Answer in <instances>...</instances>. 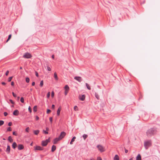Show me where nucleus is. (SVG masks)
Returning a JSON list of instances; mask_svg holds the SVG:
<instances>
[{
  "label": "nucleus",
  "mask_w": 160,
  "mask_h": 160,
  "mask_svg": "<svg viewBox=\"0 0 160 160\" xmlns=\"http://www.w3.org/2000/svg\"><path fill=\"white\" fill-rule=\"evenodd\" d=\"M156 132L155 129L151 128L148 129L146 132L147 135L148 137H150L153 135Z\"/></svg>",
  "instance_id": "f257e3e1"
},
{
  "label": "nucleus",
  "mask_w": 160,
  "mask_h": 160,
  "mask_svg": "<svg viewBox=\"0 0 160 160\" xmlns=\"http://www.w3.org/2000/svg\"><path fill=\"white\" fill-rule=\"evenodd\" d=\"M151 145L152 142L150 140L144 142V146L146 149H148Z\"/></svg>",
  "instance_id": "f03ea898"
},
{
  "label": "nucleus",
  "mask_w": 160,
  "mask_h": 160,
  "mask_svg": "<svg viewBox=\"0 0 160 160\" xmlns=\"http://www.w3.org/2000/svg\"><path fill=\"white\" fill-rule=\"evenodd\" d=\"M32 57V55L28 52L25 53L23 56V57L25 58H30Z\"/></svg>",
  "instance_id": "7ed1b4c3"
},
{
  "label": "nucleus",
  "mask_w": 160,
  "mask_h": 160,
  "mask_svg": "<svg viewBox=\"0 0 160 160\" xmlns=\"http://www.w3.org/2000/svg\"><path fill=\"white\" fill-rule=\"evenodd\" d=\"M49 139H47L45 141H42V142L41 145L42 146H46L48 144V142H49Z\"/></svg>",
  "instance_id": "20e7f679"
},
{
  "label": "nucleus",
  "mask_w": 160,
  "mask_h": 160,
  "mask_svg": "<svg viewBox=\"0 0 160 160\" xmlns=\"http://www.w3.org/2000/svg\"><path fill=\"white\" fill-rule=\"evenodd\" d=\"M34 149L35 151L36 150H43V148L39 146H36L34 147Z\"/></svg>",
  "instance_id": "39448f33"
},
{
  "label": "nucleus",
  "mask_w": 160,
  "mask_h": 160,
  "mask_svg": "<svg viewBox=\"0 0 160 160\" xmlns=\"http://www.w3.org/2000/svg\"><path fill=\"white\" fill-rule=\"evenodd\" d=\"M97 147L98 149V150L101 152H103L105 151V150L104 148L102 145H98L97 146Z\"/></svg>",
  "instance_id": "423d86ee"
},
{
  "label": "nucleus",
  "mask_w": 160,
  "mask_h": 160,
  "mask_svg": "<svg viewBox=\"0 0 160 160\" xmlns=\"http://www.w3.org/2000/svg\"><path fill=\"white\" fill-rule=\"evenodd\" d=\"M66 133L64 132H62L60 133V134L58 137L61 140L66 135Z\"/></svg>",
  "instance_id": "0eeeda50"
},
{
  "label": "nucleus",
  "mask_w": 160,
  "mask_h": 160,
  "mask_svg": "<svg viewBox=\"0 0 160 160\" xmlns=\"http://www.w3.org/2000/svg\"><path fill=\"white\" fill-rule=\"evenodd\" d=\"M85 98V95L84 94L82 95H79V99L82 101H84Z\"/></svg>",
  "instance_id": "6e6552de"
},
{
  "label": "nucleus",
  "mask_w": 160,
  "mask_h": 160,
  "mask_svg": "<svg viewBox=\"0 0 160 160\" xmlns=\"http://www.w3.org/2000/svg\"><path fill=\"white\" fill-rule=\"evenodd\" d=\"M60 140H61V139L59 138V137L55 138L53 140V144H56L57 143V142L58 141H60Z\"/></svg>",
  "instance_id": "1a4fd4ad"
},
{
  "label": "nucleus",
  "mask_w": 160,
  "mask_h": 160,
  "mask_svg": "<svg viewBox=\"0 0 160 160\" xmlns=\"http://www.w3.org/2000/svg\"><path fill=\"white\" fill-rule=\"evenodd\" d=\"M74 78L75 79L80 82L82 80V78L80 77H75Z\"/></svg>",
  "instance_id": "9d476101"
},
{
  "label": "nucleus",
  "mask_w": 160,
  "mask_h": 160,
  "mask_svg": "<svg viewBox=\"0 0 160 160\" xmlns=\"http://www.w3.org/2000/svg\"><path fill=\"white\" fill-rule=\"evenodd\" d=\"M19 114V111L18 110H16L14 111L13 114L15 116H18Z\"/></svg>",
  "instance_id": "9b49d317"
},
{
  "label": "nucleus",
  "mask_w": 160,
  "mask_h": 160,
  "mask_svg": "<svg viewBox=\"0 0 160 160\" xmlns=\"http://www.w3.org/2000/svg\"><path fill=\"white\" fill-rule=\"evenodd\" d=\"M10 147L9 145H8L7 146V148L6 150V152L7 153V154H8L10 153Z\"/></svg>",
  "instance_id": "f8f14e48"
},
{
  "label": "nucleus",
  "mask_w": 160,
  "mask_h": 160,
  "mask_svg": "<svg viewBox=\"0 0 160 160\" xmlns=\"http://www.w3.org/2000/svg\"><path fill=\"white\" fill-rule=\"evenodd\" d=\"M24 148L23 145L22 144H19L18 146V149L19 150H21Z\"/></svg>",
  "instance_id": "ddd939ff"
},
{
  "label": "nucleus",
  "mask_w": 160,
  "mask_h": 160,
  "mask_svg": "<svg viewBox=\"0 0 160 160\" xmlns=\"http://www.w3.org/2000/svg\"><path fill=\"white\" fill-rule=\"evenodd\" d=\"M61 110V107H59L58 110L57 111V115L58 116H59L60 114V111Z\"/></svg>",
  "instance_id": "4468645a"
},
{
  "label": "nucleus",
  "mask_w": 160,
  "mask_h": 160,
  "mask_svg": "<svg viewBox=\"0 0 160 160\" xmlns=\"http://www.w3.org/2000/svg\"><path fill=\"white\" fill-rule=\"evenodd\" d=\"M136 160H141V155L140 154H138L136 157Z\"/></svg>",
  "instance_id": "2eb2a0df"
},
{
  "label": "nucleus",
  "mask_w": 160,
  "mask_h": 160,
  "mask_svg": "<svg viewBox=\"0 0 160 160\" xmlns=\"http://www.w3.org/2000/svg\"><path fill=\"white\" fill-rule=\"evenodd\" d=\"M39 132H40V131L38 130H34L33 131V133L35 135H37L39 133Z\"/></svg>",
  "instance_id": "dca6fc26"
},
{
  "label": "nucleus",
  "mask_w": 160,
  "mask_h": 160,
  "mask_svg": "<svg viewBox=\"0 0 160 160\" xmlns=\"http://www.w3.org/2000/svg\"><path fill=\"white\" fill-rule=\"evenodd\" d=\"M56 149V147L55 146L53 145L52 147V152H53Z\"/></svg>",
  "instance_id": "f3484780"
},
{
  "label": "nucleus",
  "mask_w": 160,
  "mask_h": 160,
  "mask_svg": "<svg viewBox=\"0 0 160 160\" xmlns=\"http://www.w3.org/2000/svg\"><path fill=\"white\" fill-rule=\"evenodd\" d=\"M17 146V144L16 142H14L12 144V147L14 149H15Z\"/></svg>",
  "instance_id": "a211bd4d"
},
{
  "label": "nucleus",
  "mask_w": 160,
  "mask_h": 160,
  "mask_svg": "<svg viewBox=\"0 0 160 160\" xmlns=\"http://www.w3.org/2000/svg\"><path fill=\"white\" fill-rule=\"evenodd\" d=\"M64 89L65 91H68L69 89V88L68 85H66L64 87Z\"/></svg>",
  "instance_id": "6ab92c4d"
},
{
  "label": "nucleus",
  "mask_w": 160,
  "mask_h": 160,
  "mask_svg": "<svg viewBox=\"0 0 160 160\" xmlns=\"http://www.w3.org/2000/svg\"><path fill=\"white\" fill-rule=\"evenodd\" d=\"M119 160V157L118 155H116L114 158V160Z\"/></svg>",
  "instance_id": "aec40b11"
},
{
  "label": "nucleus",
  "mask_w": 160,
  "mask_h": 160,
  "mask_svg": "<svg viewBox=\"0 0 160 160\" xmlns=\"http://www.w3.org/2000/svg\"><path fill=\"white\" fill-rule=\"evenodd\" d=\"M54 78L56 80H58V77L57 75L56 72H55L54 73Z\"/></svg>",
  "instance_id": "412c9836"
},
{
  "label": "nucleus",
  "mask_w": 160,
  "mask_h": 160,
  "mask_svg": "<svg viewBox=\"0 0 160 160\" xmlns=\"http://www.w3.org/2000/svg\"><path fill=\"white\" fill-rule=\"evenodd\" d=\"M8 140L10 142H13V139L10 136L8 137Z\"/></svg>",
  "instance_id": "4be33fe9"
},
{
  "label": "nucleus",
  "mask_w": 160,
  "mask_h": 160,
  "mask_svg": "<svg viewBox=\"0 0 160 160\" xmlns=\"http://www.w3.org/2000/svg\"><path fill=\"white\" fill-rule=\"evenodd\" d=\"M95 97L98 99V100H99V95H98V94L96 93V92H95Z\"/></svg>",
  "instance_id": "5701e85b"
},
{
  "label": "nucleus",
  "mask_w": 160,
  "mask_h": 160,
  "mask_svg": "<svg viewBox=\"0 0 160 160\" xmlns=\"http://www.w3.org/2000/svg\"><path fill=\"white\" fill-rule=\"evenodd\" d=\"M37 111V106H35L33 108V111L34 112H35Z\"/></svg>",
  "instance_id": "b1692460"
},
{
  "label": "nucleus",
  "mask_w": 160,
  "mask_h": 160,
  "mask_svg": "<svg viewBox=\"0 0 160 160\" xmlns=\"http://www.w3.org/2000/svg\"><path fill=\"white\" fill-rule=\"evenodd\" d=\"M88 136L87 134H83L82 136V137L84 139V140H85L88 137Z\"/></svg>",
  "instance_id": "393cba45"
},
{
  "label": "nucleus",
  "mask_w": 160,
  "mask_h": 160,
  "mask_svg": "<svg viewBox=\"0 0 160 160\" xmlns=\"http://www.w3.org/2000/svg\"><path fill=\"white\" fill-rule=\"evenodd\" d=\"M86 85L87 87V88L88 90H90L91 89L90 87L89 86L88 84L87 83H86Z\"/></svg>",
  "instance_id": "a878e982"
},
{
  "label": "nucleus",
  "mask_w": 160,
  "mask_h": 160,
  "mask_svg": "<svg viewBox=\"0 0 160 160\" xmlns=\"http://www.w3.org/2000/svg\"><path fill=\"white\" fill-rule=\"evenodd\" d=\"M43 85V80L41 81L40 86V87H42Z\"/></svg>",
  "instance_id": "bb28decb"
},
{
  "label": "nucleus",
  "mask_w": 160,
  "mask_h": 160,
  "mask_svg": "<svg viewBox=\"0 0 160 160\" xmlns=\"http://www.w3.org/2000/svg\"><path fill=\"white\" fill-rule=\"evenodd\" d=\"M11 36H12L11 34H10L8 36V38L6 41L7 42L10 39V38H11Z\"/></svg>",
  "instance_id": "cd10ccee"
},
{
  "label": "nucleus",
  "mask_w": 160,
  "mask_h": 160,
  "mask_svg": "<svg viewBox=\"0 0 160 160\" xmlns=\"http://www.w3.org/2000/svg\"><path fill=\"white\" fill-rule=\"evenodd\" d=\"M29 81L30 79L28 78L27 77L26 78V81L28 83L29 82Z\"/></svg>",
  "instance_id": "c85d7f7f"
},
{
  "label": "nucleus",
  "mask_w": 160,
  "mask_h": 160,
  "mask_svg": "<svg viewBox=\"0 0 160 160\" xmlns=\"http://www.w3.org/2000/svg\"><path fill=\"white\" fill-rule=\"evenodd\" d=\"M29 129H29V127H28L27 128H26V129H25V131H26V132H29Z\"/></svg>",
  "instance_id": "c756f323"
},
{
  "label": "nucleus",
  "mask_w": 160,
  "mask_h": 160,
  "mask_svg": "<svg viewBox=\"0 0 160 160\" xmlns=\"http://www.w3.org/2000/svg\"><path fill=\"white\" fill-rule=\"evenodd\" d=\"M4 124V121L2 120H0V126H2Z\"/></svg>",
  "instance_id": "7c9ffc66"
},
{
  "label": "nucleus",
  "mask_w": 160,
  "mask_h": 160,
  "mask_svg": "<svg viewBox=\"0 0 160 160\" xmlns=\"http://www.w3.org/2000/svg\"><path fill=\"white\" fill-rule=\"evenodd\" d=\"M20 101L22 103H24V98L23 97H21L20 99Z\"/></svg>",
  "instance_id": "2f4dec72"
},
{
  "label": "nucleus",
  "mask_w": 160,
  "mask_h": 160,
  "mask_svg": "<svg viewBox=\"0 0 160 160\" xmlns=\"http://www.w3.org/2000/svg\"><path fill=\"white\" fill-rule=\"evenodd\" d=\"M42 132L43 133L46 134H47L48 133V132L47 131H45L44 130H43Z\"/></svg>",
  "instance_id": "473e14b6"
},
{
  "label": "nucleus",
  "mask_w": 160,
  "mask_h": 160,
  "mask_svg": "<svg viewBox=\"0 0 160 160\" xmlns=\"http://www.w3.org/2000/svg\"><path fill=\"white\" fill-rule=\"evenodd\" d=\"M74 109L76 111H77L78 110V108L77 106H75L74 107Z\"/></svg>",
  "instance_id": "72a5a7b5"
},
{
  "label": "nucleus",
  "mask_w": 160,
  "mask_h": 160,
  "mask_svg": "<svg viewBox=\"0 0 160 160\" xmlns=\"http://www.w3.org/2000/svg\"><path fill=\"white\" fill-rule=\"evenodd\" d=\"M11 130H12L11 128L10 127H8L7 129V131H11Z\"/></svg>",
  "instance_id": "f704fd0d"
},
{
  "label": "nucleus",
  "mask_w": 160,
  "mask_h": 160,
  "mask_svg": "<svg viewBox=\"0 0 160 160\" xmlns=\"http://www.w3.org/2000/svg\"><path fill=\"white\" fill-rule=\"evenodd\" d=\"M50 92H48V94L47 95V97L48 98H49L50 97Z\"/></svg>",
  "instance_id": "c9c22d12"
},
{
  "label": "nucleus",
  "mask_w": 160,
  "mask_h": 160,
  "mask_svg": "<svg viewBox=\"0 0 160 160\" xmlns=\"http://www.w3.org/2000/svg\"><path fill=\"white\" fill-rule=\"evenodd\" d=\"M28 111L30 113L32 112V109L30 106H29L28 108Z\"/></svg>",
  "instance_id": "e433bc0d"
},
{
  "label": "nucleus",
  "mask_w": 160,
  "mask_h": 160,
  "mask_svg": "<svg viewBox=\"0 0 160 160\" xmlns=\"http://www.w3.org/2000/svg\"><path fill=\"white\" fill-rule=\"evenodd\" d=\"M76 138V137L75 136L73 137L71 140L73 142H74Z\"/></svg>",
  "instance_id": "4c0bfd02"
},
{
  "label": "nucleus",
  "mask_w": 160,
  "mask_h": 160,
  "mask_svg": "<svg viewBox=\"0 0 160 160\" xmlns=\"http://www.w3.org/2000/svg\"><path fill=\"white\" fill-rule=\"evenodd\" d=\"M12 78V77H9V78H8V82H10L11 81Z\"/></svg>",
  "instance_id": "58836bf2"
},
{
  "label": "nucleus",
  "mask_w": 160,
  "mask_h": 160,
  "mask_svg": "<svg viewBox=\"0 0 160 160\" xmlns=\"http://www.w3.org/2000/svg\"><path fill=\"white\" fill-rule=\"evenodd\" d=\"M13 135H14L16 136H17L18 135V134L15 132H13Z\"/></svg>",
  "instance_id": "ea45409f"
},
{
  "label": "nucleus",
  "mask_w": 160,
  "mask_h": 160,
  "mask_svg": "<svg viewBox=\"0 0 160 160\" xmlns=\"http://www.w3.org/2000/svg\"><path fill=\"white\" fill-rule=\"evenodd\" d=\"M54 93L53 91H52L51 92V96L53 97L54 95Z\"/></svg>",
  "instance_id": "a19ab883"
},
{
  "label": "nucleus",
  "mask_w": 160,
  "mask_h": 160,
  "mask_svg": "<svg viewBox=\"0 0 160 160\" xmlns=\"http://www.w3.org/2000/svg\"><path fill=\"white\" fill-rule=\"evenodd\" d=\"M68 91H65V92H64V94H65V96L67 95V93H68Z\"/></svg>",
  "instance_id": "79ce46f5"
},
{
  "label": "nucleus",
  "mask_w": 160,
  "mask_h": 160,
  "mask_svg": "<svg viewBox=\"0 0 160 160\" xmlns=\"http://www.w3.org/2000/svg\"><path fill=\"white\" fill-rule=\"evenodd\" d=\"M49 120L52 123V117H50L49 118Z\"/></svg>",
  "instance_id": "37998d69"
},
{
  "label": "nucleus",
  "mask_w": 160,
  "mask_h": 160,
  "mask_svg": "<svg viewBox=\"0 0 160 160\" xmlns=\"http://www.w3.org/2000/svg\"><path fill=\"white\" fill-rule=\"evenodd\" d=\"M47 70L48 71H50L51 70V68L48 66L47 67Z\"/></svg>",
  "instance_id": "c03bdc74"
},
{
  "label": "nucleus",
  "mask_w": 160,
  "mask_h": 160,
  "mask_svg": "<svg viewBox=\"0 0 160 160\" xmlns=\"http://www.w3.org/2000/svg\"><path fill=\"white\" fill-rule=\"evenodd\" d=\"M51 110L49 109H47V113H49L50 112H51Z\"/></svg>",
  "instance_id": "a18cd8bd"
},
{
  "label": "nucleus",
  "mask_w": 160,
  "mask_h": 160,
  "mask_svg": "<svg viewBox=\"0 0 160 160\" xmlns=\"http://www.w3.org/2000/svg\"><path fill=\"white\" fill-rule=\"evenodd\" d=\"M125 150V153H128V150L126 149L125 148H124Z\"/></svg>",
  "instance_id": "49530a36"
},
{
  "label": "nucleus",
  "mask_w": 160,
  "mask_h": 160,
  "mask_svg": "<svg viewBox=\"0 0 160 160\" xmlns=\"http://www.w3.org/2000/svg\"><path fill=\"white\" fill-rule=\"evenodd\" d=\"M12 125V122H9L8 123V125L9 126H11Z\"/></svg>",
  "instance_id": "de8ad7c7"
},
{
  "label": "nucleus",
  "mask_w": 160,
  "mask_h": 160,
  "mask_svg": "<svg viewBox=\"0 0 160 160\" xmlns=\"http://www.w3.org/2000/svg\"><path fill=\"white\" fill-rule=\"evenodd\" d=\"M12 94L13 96L14 97H16L17 96V95L16 94H15L13 92H12Z\"/></svg>",
  "instance_id": "09e8293b"
},
{
  "label": "nucleus",
  "mask_w": 160,
  "mask_h": 160,
  "mask_svg": "<svg viewBox=\"0 0 160 160\" xmlns=\"http://www.w3.org/2000/svg\"><path fill=\"white\" fill-rule=\"evenodd\" d=\"M4 115L5 116H6L8 115V113L6 112H5L4 113Z\"/></svg>",
  "instance_id": "8fccbe9b"
},
{
  "label": "nucleus",
  "mask_w": 160,
  "mask_h": 160,
  "mask_svg": "<svg viewBox=\"0 0 160 160\" xmlns=\"http://www.w3.org/2000/svg\"><path fill=\"white\" fill-rule=\"evenodd\" d=\"M9 101L10 102H11V103L12 104H13L14 103V102H13V101L11 100V99H10L9 100Z\"/></svg>",
  "instance_id": "3c124183"
},
{
  "label": "nucleus",
  "mask_w": 160,
  "mask_h": 160,
  "mask_svg": "<svg viewBox=\"0 0 160 160\" xmlns=\"http://www.w3.org/2000/svg\"><path fill=\"white\" fill-rule=\"evenodd\" d=\"M35 75L37 77H38V72L36 71L35 72Z\"/></svg>",
  "instance_id": "603ef678"
},
{
  "label": "nucleus",
  "mask_w": 160,
  "mask_h": 160,
  "mask_svg": "<svg viewBox=\"0 0 160 160\" xmlns=\"http://www.w3.org/2000/svg\"><path fill=\"white\" fill-rule=\"evenodd\" d=\"M9 72V71H7V72H6V73H5L6 75V76L8 75V74Z\"/></svg>",
  "instance_id": "864d4df0"
},
{
  "label": "nucleus",
  "mask_w": 160,
  "mask_h": 160,
  "mask_svg": "<svg viewBox=\"0 0 160 160\" xmlns=\"http://www.w3.org/2000/svg\"><path fill=\"white\" fill-rule=\"evenodd\" d=\"M97 160H102V159L100 157H98Z\"/></svg>",
  "instance_id": "5fc2aeb1"
},
{
  "label": "nucleus",
  "mask_w": 160,
  "mask_h": 160,
  "mask_svg": "<svg viewBox=\"0 0 160 160\" xmlns=\"http://www.w3.org/2000/svg\"><path fill=\"white\" fill-rule=\"evenodd\" d=\"M55 108V105L54 104H52V108L53 109H54Z\"/></svg>",
  "instance_id": "6e6d98bb"
},
{
  "label": "nucleus",
  "mask_w": 160,
  "mask_h": 160,
  "mask_svg": "<svg viewBox=\"0 0 160 160\" xmlns=\"http://www.w3.org/2000/svg\"><path fill=\"white\" fill-rule=\"evenodd\" d=\"M39 119V118L38 116H36V119L37 120H38Z\"/></svg>",
  "instance_id": "4d7b16f0"
},
{
  "label": "nucleus",
  "mask_w": 160,
  "mask_h": 160,
  "mask_svg": "<svg viewBox=\"0 0 160 160\" xmlns=\"http://www.w3.org/2000/svg\"><path fill=\"white\" fill-rule=\"evenodd\" d=\"M14 84V83L13 82H11V85L12 86H13Z\"/></svg>",
  "instance_id": "13d9d810"
},
{
  "label": "nucleus",
  "mask_w": 160,
  "mask_h": 160,
  "mask_svg": "<svg viewBox=\"0 0 160 160\" xmlns=\"http://www.w3.org/2000/svg\"><path fill=\"white\" fill-rule=\"evenodd\" d=\"M2 84L3 85H5L6 84V83L4 82H2Z\"/></svg>",
  "instance_id": "bf43d9fd"
},
{
  "label": "nucleus",
  "mask_w": 160,
  "mask_h": 160,
  "mask_svg": "<svg viewBox=\"0 0 160 160\" xmlns=\"http://www.w3.org/2000/svg\"><path fill=\"white\" fill-rule=\"evenodd\" d=\"M35 82H33L32 83V85L34 86L35 85Z\"/></svg>",
  "instance_id": "052dcab7"
},
{
  "label": "nucleus",
  "mask_w": 160,
  "mask_h": 160,
  "mask_svg": "<svg viewBox=\"0 0 160 160\" xmlns=\"http://www.w3.org/2000/svg\"><path fill=\"white\" fill-rule=\"evenodd\" d=\"M108 2H109L107 0L105 1V2H104V3L106 4H107V3Z\"/></svg>",
  "instance_id": "680f3d73"
},
{
  "label": "nucleus",
  "mask_w": 160,
  "mask_h": 160,
  "mask_svg": "<svg viewBox=\"0 0 160 160\" xmlns=\"http://www.w3.org/2000/svg\"><path fill=\"white\" fill-rule=\"evenodd\" d=\"M52 58L54 59V55H52Z\"/></svg>",
  "instance_id": "e2e57ef3"
},
{
  "label": "nucleus",
  "mask_w": 160,
  "mask_h": 160,
  "mask_svg": "<svg viewBox=\"0 0 160 160\" xmlns=\"http://www.w3.org/2000/svg\"><path fill=\"white\" fill-rule=\"evenodd\" d=\"M49 130V128H48V127H47V128H46V131H48V130Z\"/></svg>",
  "instance_id": "0e129e2a"
},
{
  "label": "nucleus",
  "mask_w": 160,
  "mask_h": 160,
  "mask_svg": "<svg viewBox=\"0 0 160 160\" xmlns=\"http://www.w3.org/2000/svg\"><path fill=\"white\" fill-rule=\"evenodd\" d=\"M72 142V141H71L70 142V144H71V145H72V142Z\"/></svg>",
  "instance_id": "69168bd1"
},
{
  "label": "nucleus",
  "mask_w": 160,
  "mask_h": 160,
  "mask_svg": "<svg viewBox=\"0 0 160 160\" xmlns=\"http://www.w3.org/2000/svg\"><path fill=\"white\" fill-rule=\"evenodd\" d=\"M90 160H95L93 158H91L90 159Z\"/></svg>",
  "instance_id": "338daca9"
},
{
  "label": "nucleus",
  "mask_w": 160,
  "mask_h": 160,
  "mask_svg": "<svg viewBox=\"0 0 160 160\" xmlns=\"http://www.w3.org/2000/svg\"><path fill=\"white\" fill-rule=\"evenodd\" d=\"M129 160H133V158H130Z\"/></svg>",
  "instance_id": "774afa93"
}]
</instances>
